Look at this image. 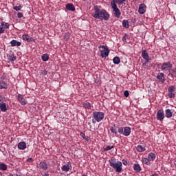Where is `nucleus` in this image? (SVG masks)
<instances>
[{
    "label": "nucleus",
    "instance_id": "f257e3e1",
    "mask_svg": "<svg viewBox=\"0 0 176 176\" xmlns=\"http://www.w3.org/2000/svg\"><path fill=\"white\" fill-rule=\"evenodd\" d=\"M94 10L95 12L91 14V16L99 19L100 21L104 20L105 21H109L110 14L107 12V11L104 9L100 10L98 6H94Z\"/></svg>",
    "mask_w": 176,
    "mask_h": 176
},
{
    "label": "nucleus",
    "instance_id": "f03ea898",
    "mask_svg": "<svg viewBox=\"0 0 176 176\" xmlns=\"http://www.w3.org/2000/svg\"><path fill=\"white\" fill-rule=\"evenodd\" d=\"M109 163L111 167L116 170V173H122V163L120 161H117L115 157H112L111 160H109Z\"/></svg>",
    "mask_w": 176,
    "mask_h": 176
},
{
    "label": "nucleus",
    "instance_id": "7ed1b4c3",
    "mask_svg": "<svg viewBox=\"0 0 176 176\" xmlns=\"http://www.w3.org/2000/svg\"><path fill=\"white\" fill-rule=\"evenodd\" d=\"M118 132L119 134H122L125 137H128L131 133V128L130 126L118 127Z\"/></svg>",
    "mask_w": 176,
    "mask_h": 176
},
{
    "label": "nucleus",
    "instance_id": "20e7f679",
    "mask_svg": "<svg viewBox=\"0 0 176 176\" xmlns=\"http://www.w3.org/2000/svg\"><path fill=\"white\" fill-rule=\"evenodd\" d=\"M92 116H94L97 122H100L104 118V113L102 111H94Z\"/></svg>",
    "mask_w": 176,
    "mask_h": 176
},
{
    "label": "nucleus",
    "instance_id": "39448f33",
    "mask_svg": "<svg viewBox=\"0 0 176 176\" xmlns=\"http://www.w3.org/2000/svg\"><path fill=\"white\" fill-rule=\"evenodd\" d=\"M100 48L102 49L100 50V56L103 58L108 57L109 55L110 50L104 45H100L99 49Z\"/></svg>",
    "mask_w": 176,
    "mask_h": 176
},
{
    "label": "nucleus",
    "instance_id": "423d86ee",
    "mask_svg": "<svg viewBox=\"0 0 176 176\" xmlns=\"http://www.w3.org/2000/svg\"><path fill=\"white\" fill-rule=\"evenodd\" d=\"M172 68L173 64L170 62H164L162 65L161 69L164 72H170Z\"/></svg>",
    "mask_w": 176,
    "mask_h": 176
},
{
    "label": "nucleus",
    "instance_id": "0eeeda50",
    "mask_svg": "<svg viewBox=\"0 0 176 176\" xmlns=\"http://www.w3.org/2000/svg\"><path fill=\"white\" fill-rule=\"evenodd\" d=\"M111 6V8L113 9L114 16H116L118 19L120 18L121 16L122 13L120 12V10L118 8L117 4H113V6Z\"/></svg>",
    "mask_w": 176,
    "mask_h": 176
},
{
    "label": "nucleus",
    "instance_id": "6e6552de",
    "mask_svg": "<svg viewBox=\"0 0 176 176\" xmlns=\"http://www.w3.org/2000/svg\"><path fill=\"white\" fill-rule=\"evenodd\" d=\"M10 28V23L1 22L0 25V36L1 34H3L6 31V29Z\"/></svg>",
    "mask_w": 176,
    "mask_h": 176
},
{
    "label": "nucleus",
    "instance_id": "1a4fd4ad",
    "mask_svg": "<svg viewBox=\"0 0 176 176\" xmlns=\"http://www.w3.org/2000/svg\"><path fill=\"white\" fill-rule=\"evenodd\" d=\"M165 118L164 111L162 109H159L157 113V119L159 121H163Z\"/></svg>",
    "mask_w": 176,
    "mask_h": 176
},
{
    "label": "nucleus",
    "instance_id": "9d476101",
    "mask_svg": "<svg viewBox=\"0 0 176 176\" xmlns=\"http://www.w3.org/2000/svg\"><path fill=\"white\" fill-rule=\"evenodd\" d=\"M17 100L22 105H26L28 103V102L26 101V100L25 98V96H23V95H21L20 94H19L17 95Z\"/></svg>",
    "mask_w": 176,
    "mask_h": 176
},
{
    "label": "nucleus",
    "instance_id": "9b49d317",
    "mask_svg": "<svg viewBox=\"0 0 176 176\" xmlns=\"http://www.w3.org/2000/svg\"><path fill=\"white\" fill-rule=\"evenodd\" d=\"M156 78L161 83H164L166 81V78L163 72L158 73L156 76Z\"/></svg>",
    "mask_w": 176,
    "mask_h": 176
},
{
    "label": "nucleus",
    "instance_id": "f8f14e48",
    "mask_svg": "<svg viewBox=\"0 0 176 176\" xmlns=\"http://www.w3.org/2000/svg\"><path fill=\"white\" fill-rule=\"evenodd\" d=\"M72 166L70 162H67V165H63L61 167V170L65 173L69 172L70 170H72Z\"/></svg>",
    "mask_w": 176,
    "mask_h": 176
},
{
    "label": "nucleus",
    "instance_id": "ddd939ff",
    "mask_svg": "<svg viewBox=\"0 0 176 176\" xmlns=\"http://www.w3.org/2000/svg\"><path fill=\"white\" fill-rule=\"evenodd\" d=\"M23 40L25 41H27L28 43H31V42H34L35 40L34 39V38L30 37V36H29L27 34H24L22 36Z\"/></svg>",
    "mask_w": 176,
    "mask_h": 176
},
{
    "label": "nucleus",
    "instance_id": "4468645a",
    "mask_svg": "<svg viewBox=\"0 0 176 176\" xmlns=\"http://www.w3.org/2000/svg\"><path fill=\"white\" fill-rule=\"evenodd\" d=\"M138 12L140 14H144V12H146V5L140 4Z\"/></svg>",
    "mask_w": 176,
    "mask_h": 176
},
{
    "label": "nucleus",
    "instance_id": "2eb2a0df",
    "mask_svg": "<svg viewBox=\"0 0 176 176\" xmlns=\"http://www.w3.org/2000/svg\"><path fill=\"white\" fill-rule=\"evenodd\" d=\"M8 83L4 81L3 79L0 80V89H8Z\"/></svg>",
    "mask_w": 176,
    "mask_h": 176
},
{
    "label": "nucleus",
    "instance_id": "dca6fc26",
    "mask_svg": "<svg viewBox=\"0 0 176 176\" xmlns=\"http://www.w3.org/2000/svg\"><path fill=\"white\" fill-rule=\"evenodd\" d=\"M39 167L43 170H47L49 166L47 163L45 162H41L39 164Z\"/></svg>",
    "mask_w": 176,
    "mask_h": 176
},
{
    "label": "nucleus",
    "instance_id": "f3484780",
    "mask_svg": "<svg viewBox=\"0 0 176 176\" xmlns=\"http://www.w3.org/2000/svg\"><path fill=\"white\" fill-rule=\"evenodd\" d=\"M27 147V144L25 142H20L18 144V148L19 150H25Z\"/></svg>",
    "mask_w": 176,
    "mask_h": 176
},
{
    "label": "nucleus",
    "instance_id": "a211bd4d",
    "mask_svg": "<svg viewBox=\"0 0 176 176\" xmlns=\"http://www.w3.org/2000/svg\"><path fill=\"white\" fill-rule=\"evenodd\" d=\"M126 2V0H112V2L111 3V6L116 5H122L123 3Z\"/></svg>",
    "mask_w": 176,
    "mask_h": 176
},
{
    "label": "nucleus",
    "instance_id": "6ab92c4d",
    "mask_svg": "<svg viewBox=\"0 0 176 176\" xmlns=\"http://www.w3.org/2000/svg\"><path fill=\"white\" fill-rule=\"evenodd\" d=\"M10 45L12 47H20L21 45V43L19 41H17L16 40H12V41L10 42Z\"/></svg>",
    "mask_w": 176,
    "mask_h": 176
},
{
    "label": "nucleus",
    "instance_id": "aec40b11",
    "mask_svg": "<svg viewBox=\"0 0 176 176\" xmlns=\"http://www.w3.org/2000/svg\"><path fill=\"white\" fill-rule=\"evenodd\" d=\"M66 9L68 10V11H72V12H74L76 10V8L75 6L72 4V3H68L66 5Z\"/></svg>",
    "mask_w": 176,
    "mask_h": 176
},
{
    "label": "nucleus",
    "instance_id": "412c9836",
    "mask_svg": "<svg viewBox=\"0 0 176 176\" xmlns=\"http://www.w3.org/2000/svg\"><path fill=\"white\" fill-rule=\"evenodd\" d=\"M142 57H143L144 60H150L148 52L145 50L142 51Z\"/></svg>",
    "mask_w": 176,
    "mask_h": 176
},
{
    "label": "nucleus",
    "instance_id": "4be33fe9",
    "mask_svg": "<svg viewBox=\"0 0 176 176\" xmlns=\"http://www.w3.org/2000/svg\"><path fill=\"white\" fill-rule=\"evenodd\" d=\"M133 170L135 173H140L142 171V167L138 164H135L133 165Z\"/></svg>",
    "mask_w": 176,
    "mask_h": 176
},
{
    "label": "nucleus",
    "instance_id": "5701e85b",
    "mask_svg": "<svg viewBox=\"0 0 176 176\" xmlns=\"http://www.w3.org/2000/svg\"><path fill=\"white\" fill-rule=\"evenodd\" d=\"M146 150L145 146H143L142 145H138L136 146V151H138L139 153H143Z\"/></svg>",
    "mask_w": 176,
    "mask_h": 176
},
{
    "label": "nucleus",
    "instance_id": "b1692460",
    "mask_svg": "<svg viewBox=\"0 0 176 176\" xmlns=\"http://www.w3.org/2000/svg\"><path fill=\"white\" fill-rule=\"evenodd\" d=\"M119 127H118L116 124L113 125V126H111L110 128V131H111V133L113 134H118V130Z\"/></svg>",
    "mask_w": 176,
    "mask_h": 176
},
{
    "label": "nucleus",
    "instance_id": "393cba45",
    "mask_svg": "<svg viewBox=\"0 0 176 176\" xmlns=\"http://www.w3.org/2000/svg\"><path fill=\"white\" fill-rule=\"evenodd\" d=\"M155 158H156V155L153 153H150L147 156V159H148L151 162H153L155 160Z\"/></svg>",
    "mask_w": 176,
    "mask_h": 176
},
{
    "label": "nucleus",
    "instance_id": "a878e982",
    "mask_svg": "<svg viewBox=\"0 0 176 176\" xmlns=\"http://www.w3.org/2000/svg\"><path fill=\"white\" fill-rule=\"evenodd\" d=\"M165 113H166V118L170 119V118H172V116H173V112L171 111L170 109H167L166 110Z\"/></svg>",
    "mask_w": 176,
    "mask_h": 176
},
{
    "label": "nucleus",
    "instance_id": "bb28decb",
    "mask_svg": "<svg viewBox=\"0 0 176 176\" xmlns=\"http://www.w3.org/2000/svg\"><path fill=\"white\" fill-rule=\"evenodd\" d=\"M82 105L85 109H91V104H90L89 102H83Z\"/></svg>",
    "mask_w": 176,
    "mask_h": 176
},
{
    "label": "nucleus",
    "instance_id": "cd10ccee",
    "mask_svg": "<svg viewBox=\"0 0 176 176\" xmlns=\"http://www.w3.org/2000/svg\"><path fill=\"white\" fill-rule=\"evenodd\" d=\"M0 109L2 112H6L8 111V109L6 108V104L5 102L0 104Z\"/></svg>",
    "mask_w": 176,
    "mask_h": 176
},
{
    "label": "nucleus",
    "instance_id": "c85d7f7f",
    "mask_svg": "<svg viewBox=\"0 0 176 176\" xmlns=\"http://www.w3.org/2000/svg\"><path fill=\"white\" fill-rule=\"evenodd\" d=\"M49 58H50V57L47 54H44L41 56V60L44 62L49 60Z\"/></svg>",
    "mask_w": 176,
    "mask_h": 176
},
{
    "label": "nucleus",
    "instance_id": "c756f323",
    "mask_svg": "<svg viewBox=\"0 0 176 176\" xmlns=\"http://www.w3.org/2000/svg\"><path fill=\"white\" fill-rule=\"evenodd\" d=\"M8 60H10V62H14L16 60V57L15 56L14 54H11L8 56Z\"/></svg>",
    "mask_w": 176,
    "mask_h": 176
},
{
    "label": "nucleus",
    "instance_id": "7c9ffc66",
    "mask_svg": "<svg viewBox=\"0 0 176 176\" xmlns=\"http://www.w3.org/2000/svg\"><path fill=\"white\" fill-rule=\"evenodd\" d=\"M122 26L125 28H129L130 25L129 24V22L127 20L124 19L122 21Z\"/></svg>",
    "mask_w": 176,
    "mask_h": 176
},
{
    "label": "nucleus",
    "instance_id": "2f4dec72",
    "mask_svg": "<svg viewBox=\"0 0 176 176\" xmlns=\"http://www.w3.org/2000/svg\"><path fill=\"white\" fill-rule=\"evenodd\" d=\"M113 62L116 65H119L120 63V58L118 56L113 58Z\"/></svg>",
    "mask_w": 176,
    "mask_h": 176
},
{
    "label": "nucleus",
    "instance_id": "473e14b6",
    "mask_svg": "<svg viewBox=\"0 0 176 176\" xmlns=\"http://www.w3.org/2000/svg\"><path fill=\"white\" fill-rule=\"evenodd\" d=\"M112 148H114V145H108L105 148H103V151L107 152L111 150Z\"/></svg>",
    "mask_w": 176,
    "mask_h": 176
},
{
    "label": "nucleus",
    "instance_id": "72a5a7b5",
    "mask_svg": "<svg viewBox=\"0 0 176 176\" xmlns=\"http://www.w3.org/2000/svg\"><path fill=\"white\" fill-rule=\"evenodd\" d=\"M150 162H151L150 160H148V158H143L142 160V162H143L144 164L149 166L150 165Z\"/></svg>",
    "mask_w": 176,
    "mask_h": 176
},
{
    "label": "nucleus",
    "instance_id": "f704fd0d",
    "mask_svg": "<svg viewBox=\"0 0 176 176\" xmlns=\"http://www.w3.org/2000/svg\"><path fill=\"white\" fill-rule=\"evenodd\" d=\"M0 170L4 171L8 170V165H6L5 164H0Z\"/></svg>",
    "mask_w": 176,
    "mask_h": 176
},
{
    "label": "nucleus",
    "instance_id": "c9c22d12",
    "mask_svg": "<svg viewBox=\"0 0 176 176\" xmlns=\"http://www.w3.org/2000/svg\"><path fill=\"white\" fill-rule=\"evenodd\" d=\"M176 89L175 86H171L169 87L168 89V93H173L174 91H175Z\"/></svg>",
    "mask_w": 176,
    "mask_h": 176
},
{
    "label": "nucleus",
    "instance_id": "e433bc0d",
    "mask_svg": "<svg viewBox=\"0 0 176 176\" xmlns=\"http://www.w3.org/2000/svg\"><path fill=\"white\" fill-rule=\"evenodd\" d=\"M70 37V33H65L64 34V41H68Z\"/></svg>",
    "mask_w": 176,
    "mask_h": 176
},
{
    "label": "nucleus",
    "instance_id": "4c0bfd02",
    "mask_svg": "<svg viewBox=\"0 0 176 176\" xmlns=\"http://www.w3.org/2000/svg\"><path fill=\"white\" fill-rule=\"evenodd\" d=\"M168 96L169 98H175V94H173V92H168Z\"/></svg>",
    "mask_w": 176,
    "mask_h": 176
},
{
    "label": "nucleus",
    "instance_id": "58836bf2",
    "mask_svg": "<svg viewBox=\"0 0 176 176\" xmlns=\"http://www.w3.org/2000/svg\"><path fill=\"white\" fill-rule=\"evenodd\" d=\"M22 8V6H15L13 8V9L14 10H16V12H19Z\"/></svg>",
    "mask_w": 176,
    "mask_h": 176
},
{
    "label": "nucleus",
    "instance_id": "ea45409f",
    "mask_svg": "<svg viewBox=\"0 0 176 176\" xmlns=\"http://www.w3.org/2000/svg\"><path fill=\"white\" fill-rule=\"evenodd\" d=\"M6 98L3 95H0V104L4 103Z\"/></svg>",
    "mask_w": 176,
    "mask_h": 176
},
{
    "label": "nucleus",
    "instance_id": "a19ab883",
    "mask_svg": "<svg viewBox=\"0 0 176 176\" xmlns=\"http://www.w3.org/2000/svg\"><path fill=\"white\" fill-rule=\"evenodd\" d=\"M170 72H171L174 76H176V68L170 69Z\"/></svg>",
    "mask_w": 176,
    "mask_h": 176
},
{
    "label": "nucleus",
    "instance_id": "79ce46f5",
    "mask_svg": "<svg viewBox=\"0 0 176 176\" xmlns=\"http://www.w3.org/2000/svg\"><path fill=\"white\" fill-rule=\"evenodd\" d=\"M146 61L143 63V66H148L150 59L145 60Z\"/></svg>",
    "mask_w": 176,
    "mask_h": 176
},
{
    "label": "nucleus",
    "instance_id": "37998d69",
    "mask_svg": "<svg viewBox=\"0 0 176 176\" xmlns=\"http://www.w3.org/2000/svg\"><path fill=\"white\" fill-rule=\"evenodd\" d=\"M47 73H48V72L45 69L41 72V75L45 76V75H47Z\"/></svg>",
    "mask_w": 176,
    "mask_h": 176
},
{
    "label": "nucleus",
    "instance_id": "c03bdc74",
    "mask_svg": "<svg viewBox=\"0 0 176 176\" xmlns=\"http://www.w3.org/2000/svg\"><path fill=\"white\" fill-rule=\"evenodd\" d=\"M129 94H130L129 93L128 91H124V97H126V98L129 97Z\"/></svg>",
    "mask_w": 176,
    "mask_h": 176
},
{
    "label": "nucleus",
    "instance_id": "a18cd8bd",
    "mask_svg": "<svg viewBox=\"0 0 176 176\" xmlns=\"http://www.w3.org/2000/svg\"><path fill=\"white\" fill-rule=\"evenodd\" d=\"M23 16V14L22 12H19V13L17 14V17H18V18L21 19V18H22Z\"/></svg>",
    "mask_w": 176,
    "mask_h": 176
},
{
    "label": "nucleus",
    "instance_id": "49530a36",
    "mask_svg": "<svg viewBox=\"0 0 176 176\" xmlns=\"http://www.w3.org/2000/svg\"><path fill=\"white\" fill-rule=\"evenodd\" d=\"M126 36H127V34H125L124 36L122 37V41L123 42H126Z\"/></svg>",
    "mask_w": 176,
    "mask_h": 176
},
{
    "label": "nucleus",
    "instance_id": "de8ad7c7",
    "mask_svg": "<svg viewBox=\"0 0 176 176\" xmlns=\"http://www.w3.org/2000/svg\"><path fill=\"white\" fill-rule=\"evenodd\" d=\"M33 162H34V160H33V159L32 157L28 158L27 160V162H28V163H32Z\"/></svg>",
    "mask_w": 176,
    "mask_h": 176
},
{
    "label": "nucleus",
    "instance_id": "09e8293b",
    "mask_svg": "<svg viewBox=\"0 0 176 176\" xmlns=\"http://www.w3.org/2000/svg\"><path fill=\"white\" fill-rule=\"evenodd\" d=\"M122 164H124V166H126L128 164V162H127L126 160H122Z\"/></svg>",
    "mask_w": 176,
    "mask_h": 176
},
{
    "label": "nucleus",
    "instance_id": "8fccbe9b",
    "mask_svg": "<svg viewBox=\"0 0 176 176\" xmlns=\"http://www.w3.org/2000/svg\"><path fill=\"white\" fill-rule=\"evenodd\" d=\"M80 135L81 137H82L83 138H85V135L84 133L81 132V133H80Z\"/></svg>",
    "mask_w": 176,
    "mask_h": 176
},
{
    "label": "nucleus",
    "instance_id": "3c124183",
    "mask_svg": "<svg viewBox=\"0 0 176 176\" xmlns=\"http://www.w3.org/2000/svg\"><path fill=\"white\" fill-rule=\"evenodd\" d=\"M91 122L92 124H96L97 122V120H96L95 118L92 119Z\"/></svg>",
    "mask_w": 176,
    "mask_h": 176
},
{
    "label": "nucleus",
    "instance_id": "603ef678",
    "mask_svg": "<svg viewBox=\"0 0 176 176\" xmlns=\"http://www.w3.org/2000/svg\"><path fill=\"white\" fill-rule=\"evenodd\" d=\"M151 176H158V174L155 173V174L151 175Z\"/></svg>",
    "mask_w": 176,
    "mask_h": 176
},
{
    "label": "nucleus",
    "instance_id": "864d4df0",
    "mask_svg": "<svg viewBox=\"0 0 176 176\" xmlns=\"http://www.w3.org/2000/svg\"><path fill=\"white\" fill-rule=\"evenodd\" d=\"M42 176H49V174L47 173H45L44 175H43Z\"/></svg>",
    "mask_w": 176,
    "mask_h": 176
},
{
    "label": "nucleus",
    "instance_id": "5fc2aeb1",
    "mask_svg": "<svg viewBox=\"0 0 176 176\" xmlns=\"http://www.w3.org/2000/svg\"><path fill=\"white\" fill-rule=\"evenodd\" d=\"M81 176H88V175H87L84 174V175H81Z\"/></svg>",
    "mask_w": 176,
    "mask_h": 176
},
{
    "label": "nucleus",
    "instance_id": "6e6d98bb",
    "mask_svg": "<svg viewBox=\"0 0 176 176\" xmlns=\"http://www.w3.org/2000/svg\"><path fill=\"white\" fill-rule=\"evenodd\" d=\"M10 176H14L13 174H10Z\"/></svg>",
    "mask_w": 176,
    "mask_h": 176
}]
</instances>
